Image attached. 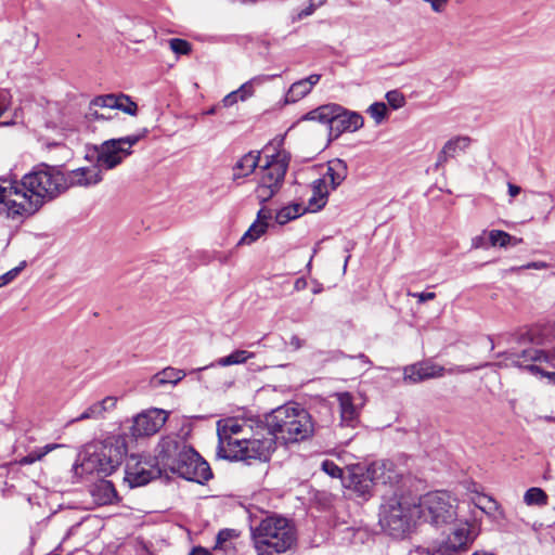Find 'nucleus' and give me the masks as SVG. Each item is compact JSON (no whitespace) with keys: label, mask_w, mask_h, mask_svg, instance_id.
I'll return each mask as SVG.
<instances>
[{"label":"nucleus","mask_w":555,"mask_h":555,"mask_svg":"<svg viewBox=\"0 0 555 555\" xmlns=\"http://www.w3.org/2000/svg\"><path fill=\"white\" fill-rule=\"evenodd\" d=\"M167 418V412L160 409L143 412L133 418L131 436L134 438L152 436L165 425Z\"/></svg>","instance_id":"nucleus-15"},{"label":"nucleus","mask_w":555,"mask_h":555,"mask_svg":"<svg viewBox=\"0 0 555 555\" xmlns=\"http://www.w3.org/2000/svg\"><path fill=\"white\" fill-rule=\"evenodd\" d=\"M102 172L95 166L80 167L65 172L66 190L72 186H91L102 181Z\"/></svg>","instance_id":"nucleus-19"},{"label":"nucleus","mask_w":555,"mask_h":555,"mask_svg":"<svg viewBox=\"0 0 555 555\" xmlns=\"http://www.w3.org/2000/svg\"><path fill=\"white\" fill-rule=\"evenodd\" d=\"M279 191L280 189H275L272 184L259 181L255 193L259 203L264 204L270 201Z\"/></svg>","instance_id":"nucleus-37"},{"label":"nucleus","mask_w":555,"mask_h":555,"mask_svg":"<svg viewBox=\"0 0 555 555\" xmlns=\"http://www.w3.org/2000/svg\"><path fill=\"white\" fill-rule=\"evenodd\" d=\"M254 353L247 350H235L227 357L219 358L216 364L219 366H230L235 364L245 363L248 359L253 358Z\"/></svg>","instance_id":"nucleus-35"},{"label":"nucleus","mask_w":555,"mask_h":555,"mask_svg":"<svg viewBox=\"0 0 555 555\" xmlns=\"http://www.w3.org/2000/svg\"><path fill=\"white\" fill-rule=\"evenodd\" d=\"M486 233L487 232L485 231L482 234L473 237V240H472L473 248H481V247L486 246Z\"/></svg>","instance_id":"nucleus-53"},{"label":"nucleus","mask_w":555,"mask_h":555,"mask_svg":"<svg viewBox=\"0 0 555 555\" xmlns=\"http://www.w3.org/2000/svg\"><path fill=\"white\" fill-rule=\"evenodd\" d=\"M527 269H535V270H541V269H546L548 268V264L546 262H543V261H533V262H530L526 266Z\"/></svg>","instance_id":"nucleus-57"},{"label":"nucleus","mask_w":555,"mask_h":555,"mask_svg":"<svg viewBox=\"0 0 555 555\" xmlns=\"http://www.w3.org/2000/svg\"><path fill=\"white\" fill-rule=\"evenodd\" d=\"M250 530L257 555H280L289 551L297 542L294 524L282 516H267Z\"/></svg>","instance_id":"nucleus-2"},{"label":"nucleus","mask_w":555,"mask_h":555,"mask_svg":"<svg viewBox=\"0 0 555 555\" xmlns=\"http://www.w3.org/2000/svg\"><path fill=\"white\" fill-rule=\"evenodd\" d=\"M488 236H489L491 246H500V247L517 246L522 243V238L512 236L507 232H504L501 230H491L488 233Z\"/></svg>","instance_id":"nucleus-31"},{"label":"nucleus","mask_w":555,"mask_h":555,"mask_svg":"<svg viewBox=\"0 0 555 555\" xmlns=\"http://www.w3.org/2000/svg\"><path fill=\"white\" fill-rule=\"evenodd\" d=\"M260 160V152L250 151L241 157L233 167V180L251 175Z\"/></svg>","instance_id":"nucleus-29"},{"label":"nucleus","mask_w":555,"mask_h":555,"mask_svg":"<svg viewBox=\"0 0 555 555\" xmlns=\"http://www.w3.org/2000/svg\"><path fill=\"white\" fill-rule=\"evenodd\" d=\"M547 376H548V378H550L553 383H555V372H553V373H547Z\"/></svg>","instance_id":"nucleus-64"},{"label":"nucleus","mask_w":555,"mask_h":555,"mask_svg":"<svg viewBox=\"0 0 555 555\" xmlns=\"http://www.w3.org/2000/svg\"><path fill=\"white\" fill-rule=\"evenodd\" d=\"M307 287V281L304 278H299L295 281L294 288L296 291H302Z\"/></svg>","instance_id":"nucleus-59"},{"label":"nucleus","mask_w":555,"mask_h":555,"mask_svg":"<svg viewBox=\"0 0 555 555\" xmlns=\"http://www.w3.org/2000/svg\"><path fill=\"white\" fill-rule=\"evenodd\" d=\"M321 468L324 473L333 478H340L343 475V469L334 461L331 460H324L321 463Z\"/></svg>","instance_id":"nucleus-43"},{"label":"nucleus","mask_w":555,"mask_h":555,"mask_svg":"<svg viewBox=\"0 0 555 555\" xmlns=\"http://www.w3.org/2000/svg\"><path fill=\"white\" fill-rule=\"evenodd\" d=\"M238 101V96L236 95L235 91L230 92L222 99V105L224 107H230L234 105Z\"/></svg>","instance_id":"nucleus-52"},{"label":"nucleus","mask_w":555,"mask_h":555,"mask_svg":"<svg viewBox=\"0 0 555 555\" xmlns=\"http://www.w3.org/2000/svg\"><path fill=\"white\" fill-rule=\"evenodd\" d=\"M268 223L263 221H255L249 229L241 237L238 245H249L256 242L267 231Z\"/></svg>","instance_id":"nucleus-32"},{"label":"nucleus","mask_w":555,"mask_h":555,"mask_svg":"<svg viewBox=\"0 0 555 555\" xmlns=\"http://www.w3.org/2000/svg\"><path fill=\"white\" fill-rule=\"evenodd\" d=\"M170 49L180 55H186L191 52V43L184 39L172 38L169 40Z\"/></svg>","instance_id":"nucleus-40"},{"label":"nucleus","mask_w":555,"mask_h":555,"mask_svg":"<svg viewBox=\"0 0 555 555\" xmlns=\"http://www.w3.org/2000/svg\"><path fill=\"white\" fill-rule=\"evenodd\" d=\"M125 480L131 488L141 487L162 475V469L152 460L131 455L126 464Z\"/></svg>","instance_id":"nucleus-13"},{"label":"nucleus","mask_w":555,"mask_h":555,"mask_svg":"<svg viewBox=\"0 0 555 555\" xmlns=\"http://www.w3.org/2000/svg\"><path fill=\"white\" fill-rule=\"evenodd\" d=\"M496 357H503L506 366L525 369L532 374L542 373L543 371L538 365L530 364L529 362L547 361V354L543 350L537 348H527L519 353L514 351H505L498 353Z\"/></svg>","instance_id":"nucleus-16"},{"label":"nucleus","mask_w":555,"mask_h":555,"mask_svg":"<svg viewBox=\"0 0 555 555\" xmlns=\"http://www.w3.org/2000/svg\"><path fill=\"white\" fill-rule=\"evenodd\" d=\"M86 116L89 120H100L108 118L104 114H100L98 112V108H91V103L89 104V109Z\"/></svg>","instance_id":"nucleus-51"},{"label":"nucleus","mask_w":555,"mask_h":555,"mask_svg":"<svg viewBox=\"0 0 555 555\" xmlns=\"http://www.w3.org/2000/svg\"><path fill=\"white\" fill-rule=\"evenodd\" d=\"M408 296L417 298V301L420 304H423L425 301L433 300V299L436 298V294L431 293V292H423V293H412V292H409Z\"/></svg>","instance_id":"nucleus-49"},{"label":"nucleus","mask_w":555,"mask_h":555,"mask_svg":"<svg viewBox=\"0 0 555 555\" xmlns=\"http://www.w3.org/2000/svg\"><path fill=\"white\" fill-rule=\"evenodd\" d=\"M269 219H271V211L269 209H266L264 207H262L257 214L256 221L267 222Z\"/></svg>","instance_id":"nucleus-54"},{"label":"nucleus","mask_w":555,"mask_h":555,"mask_svg":"<svg viewBox=\"0 0 555 555\" xmlns=\"http://www.w3.org/2000/svg\"><path fill=\"white\" fill-rule=\"evenodd\" d=\"M20 271H21V268L16 267V268L8 271L7 273L0 275V281H1L2 285L5 286L10 282H12L17 276Z\"/></svg>","instance_id":"nucleus-50"},{"label":"nucleus","mask_w":555,"mask_h":555,"mask_svg":"<svg viewBox=\"0 0 555 555\" xmlns=\"http://www.w3.org/2000/svg\"><path fill=\"white\" fill-rule=\"evenodd\" d=\"M287 168L288 160L280 154L274 155L261 167L260 181L272 184L275 189H281Z\"/></svg>","instance_id":"nucleus-18"},{"label":"nucleus","mask_w":555,"mask_h":555,"mask_svg":"<svg viewBox=\"0 0 555 555\" xmlns=\"http://www.w3.org/2000/svg\"><path fill=\"white\" fill-rule=\"evenodd\" d=\"M90 493L98 505L111 504L117 498L113 482L105 479L94 482L90 488Z\"/></svg>","instance_id":"nucleus-25"},{"label":"nucleus","mask_w":555,"mask_h":555,"mask_svg":"<svg viewBox=\"0 0 555 555\" xmlns=\"http://www.w3.org/2000/svg\"><path fill=\"white\" fill-rule=\"evenodd\" d=\"M473 555H495V554H493V553H488V552H479V551H477V552H475Z\"/></svg>","instance_id":"nucleus-63"},{"label":"nucleus","mask_w":555,"mask_h":555,"mask_svg":"<svg viewBox=\"0 0 555 555\" xmlns=\"http://www.w3.org/2000/svg\"><path fill=\"white\" fill-rule=\"evenodd\" d=\"M376 486L373 474L370 472V466L364 473H352L349 476L347 488L352 490L359 498L367 501L373 495V488Z\"/></svg>","instance_id":"nucleus-21"},{"label":"nucleus","mask_w":555,"mask_h":555,"mask_svg":"<svg viewBox=\"0 0 555 555\" xmlns=\"http://www.w3.org/2000/svg\"><path fill=\"white\" fill-rule=\"evenodd\" d=\"M416 506L418 518L434 526L451 524L457 516L455 499L443 491L426 493Z\"/></svg>","instance_id":"nucleus-8"},{"label":"nucleus","mask_w":555,"mask_h":555,"mask_svg":"<svg viewBox=\"0 0 555 555\" xmlns=\"http://www.w3.org/2000/svg\"><path fill=\"white\" fill-rule=\"evenodd\" d=\"M238 100L245 101L254 94V86L251 81L243 83L237 90H235Z\"/></svg>","instance_id":"nucleus-44"},{"label":"nucleus","mask_w":555,"mask_h":555,"mask_svg":"<svg viewBox=\"0 0 555 555\" xmlns=\"http://www.w3.org/2000/svg\"><path fill=\"white\" fill-rule=\"evenodd\" d=\"M321 79V75L319 74H312L309 77L305 79H300L296 82H294L286 95H285V103H296L297 101L305 98L307 94H309L313 88L314 85H317Z\"/></svg>","instance_id":"nucleus-22"},{"label":"nucleus","mask_w":555,"mask_h":555,"mask_svg":"<svg viewBox=\"0 0 555 555\" xmlns=\"http://www.w3.org/2000/svg\"><path fill=\"white\" fill-rule=\"evenodd\" d=\"M470 143V139L468 137H455L450 139L443 145L442 150L439 152L437 157L436 167L439 168L443 166L449 158L455 157L460 152L465 151Z\"/></svg>","instance_id":"nucleus-23"},{"label":"nucleus","mask_w":555,"mask_h":555,"mask_svg":"<svg viewBox=\"0 0 555 555\" xmlns=\"http://www.w3.org/2000/svg\"><path fill=\"white\" fill-rule=\"evenodd\" d=\"M35 462H36L35 457L29 452L27 455L20 459L18 464L20 465H30V464H34Z\"/></svg>","instance_id":"nucleus-58"},{"label":"nucleus","mask_w":555,"mask_h":555,"mask_svg":"<svg viewBox=\"0 0 555 555\" xmlns=\"http://www.w3.org/2000/svg\"><path fill=\"white\" fill-rule=\"evenodd\" d=\"M59 447H60V444L50 443V444H46L44 447L37 448V449L33 450L30 453L37 462V461H40L41 459H43L49 452L57 449Z\"/></svg>","instance_id":"nucleus-45"},{"label":"nucleus","mask_w":555,"mask_h":555,"mask_svg":"<svg viewBox=\"0 0 555 555\" xmlns=\"http://www.w3.org/2000/svg\"><path fill=\"white\" fill-rule=\"evenodd\" d=\"M238 446L228 459L229 461L267 462L276 448V440L266 421L255 422L253 431L241 437Z\"/></svg>","instance_id":"nucleus-7"},{"label":"nucleus","mask_w":555,"mask_h":555,"mask_svg":"<svg viewBox=\"0 0 555 555\" xmlns=\"http://www.w3.org/2000/svg\"><path fill=\"white\" fill-rule=\"evenodd\" d=\"M312 195L308 199L306 210L315 212L321 210L327 202L328 189L325 179H317L311 184Z\"/></svg>","instance_id":"nucleus-28"},{"label":"nucleus","mask_w":555,"mask_h":555,"mask_svg":"<svg viewBox=\"0 0 555 555\" xmlns=\"http://www.w3.org/2000/svg\"><path fill=\"white\" fill-rule=\"evenodd\" d=\"M172 474L201 485L212 477L209 464L191 447H188L182 453V457Z\"/></svg>","instance_id":"nucleus-12"},{"label":"nucleus","mask_w":555,"mask_h":555,"mask_svg":"<svg viewBox=\"0 0 555 555\" xmlns=\"http://www.w3.org/2000/svg\"><path fill=\"white\" fill-rule=\"evenodd\" d=\"M116 401L117 399L115 397H106L101 401L94 402L89 408H87L79 416L75 417L73 422L102 418L106 412L115 408Z\"/></svg>","instance_id":"nucleus-26"},{"label":"nucleus","mask_w":555,"mask_h":555,"mask_svg":"<svg viewBox=\"0 0 555 555\" xmlns=\"http://www.w3.org/2000/svg\"><path fill=\"white\" fill-rule=\"evenodd\" d=\"M386 99L388 104L395 109L401 108L405 103L403 94L397 90L388 91Z\"/></svg>","instance_id":"nucleus-42"},{"label":"nucleus","mask_w":555,"mask_h":555,"mask_svg":"<svg viewBox=\"0 0 555 555\" xmlns=\"http://www.w3.org/2000/svg\"><path fill=\"white\" fill-rule=\"evenodd\" d=\"M418 517L416 503L410 501L396 490L383 494V503L379 507V525L391 537L404 538Z\"/></svg>","instance_id":"nucleus-4"},{"label":"nucleus","mask_w":555,"mask_h":555,"mask_svg":"<svg viewBox=\"0 0 555 555\" xmlns=\"http://www.w3.org/2000/svg\"><path fill=\"white\" fill-rule=\"evenodd\" d=\"M275 440L285 443L308 439L314 431L312 417L307 410L296 403L281 405L264 416Z\"/></svg>","instance_id":"nucleus-3"},{"label":"nucleus","mask_w":555,"mask_h":555,"mask_svg":"<svg viewBox=\"0 0 555 555\" xmlns=\"http://www.w3.org/2000/svg\"><path fill=\"white\" fill-rule=\"evenodd\" d=\"M115 109H119L131 116H135L138 113V105L129 95L119 93Z\"/></svg>","instance_id":"nucleus-38"},{"label":"nucleus","mask_w":555,"mask_h":555,"mask_svg":"<svg viewBox=\"0 0 555 555\" xmlns=\"http://www.w3.org/2000/svg\"><path fill=\"white\" fill-rule=\"evenodd\" d=\"M475 505L480 508L485 514L489 516H493L495 512L500 509V504L488 495H481L478 496L477 501L475 502Z\"/></svg>","instance_id":"nucleus-36"},{"label":"nucleus","mask_w":555,"mask_h":555,"mask_svg":"<svg viewBox=\"0 0 555 555\" xmlns=\"http://www.w3.org/2000/svg\"><path fill=\"white\" fill-rule=\"evenodd\" d=\"M347 175L348 167L346 162L336 158L328 162L326 172L322 179H325L326 183L330 182L332 190H336L345 181Z\"/></svg>","instance_id":"nucleus-27"},{"label":"nucleus","mask_w":555,"mask_h":555,"mask_svg":"<svg viewBox=\"0 0 555 555\" xmlns=\"http://www.w3.org/2000/svg\"><path fill=\"white\" fill-rule=\"evenodd\" d=\"M234 537H236L234 529H222L217 534V544L221 545Z\"/></svg>","instance_id":"nucleus-47"},{"label":"nucleus","mask_w":555,"mask_h":555,"mask_svg":"<svg viewBox=\"0 0 555 555\" xmlns=\"http://www.w3.org/2000/svg\"><path fill=\"white\" fill-rule=\"evenodd\" d=\"M317 10L315 7H312V3L309 1V5L305 9H302L299 13H298V17L299 18H304V17H307L309 15H311L314 11Z\"/></svg>","instance_id":"nucleus-56"},{"label":"nucleus","mask_w":555,"mask_h":555,"mask_svg":"<svg viewBox=\"0 0 555 555\" xmlns=\"http://www.w3.org/2000/svg\"><path fill=\"white\" fill-rule=\"evenodd\" d=\"M11 105L10 98L7 93L0 92V118L9 109ZM8 125L7 122H0V126Z\"/></svg>","instance_id":"nucleus-48"},{"label":"nucleus","mask_w":555,"mask_h":555,"mask_svg":"<svg viewBox=\"0 0 555 555\" xmlns=\"http://www.w3.org/2000/svg\"><path fill=\"white\" fill-rule=\"evenodd\" d=\"M372 118L375 119L377 124H379L387 114V106L383 102H375L373 103L367 111Z\"/></svg>","instance_id":"nucleus-41"},{"label":"nucleus","mask_w":555,"mask_h":555,"mask_svg":"<svg viewBox=\"0 0 555 555\" xmlns=\"http://www.w3.org/2000/svg\"><path fill=\"white\" fill-rule=\"evenodd\" d=\"M474 537L468 528L455 529L446 539L433 541L427 546L417 547L421 555H462L473 543Z\"/></svg>","instance_id":"nucleus-11"},{"label":"nucleus","mask_w":555,"mask_h":555,"mask_svg":"<svg viewBox=\"0 0 555 555\" xmlns=\"http://www.w3.org/2000/svg\"><path fill=\"white\" fill-rule=\"evenodd\" d=\"M487 366V364H480L475 366H464V365H455L454 367H451L448 370V373L450 374H464L469 373L476 370H480L482 367Z\"/></svg>","instance_id":"nucleus-46"},{"label":"nucleus","mask_w":555,"mask_h":555,"mask_svg":"<svg viewBox=\"0 0 555 555\" xmlns=\"http://www.w3.org/2000/svg\"><path fill=\"white\" fill-rule=\"evenodd\" d=\"M127 453L124 439L107 438L90 447L81 462L83 473L108 476L122 463Z\"/></svg>","instance_id":"nucleus-5"},{"label":"nucleus","mask_w":555,"mask_h":555,"mask_svg":"<svg viewBox=\"0 0 555 555\" xmlns=\"http://www.w3.org/2000/svg\"><path fill=\"white\" fill-rule=\"evenodd\" d=\"M186 373L183 370L175 369L171 366L165 367L163 371L156 373L151 384L153 387L158 388L165 385L176 386L180 380L185 377Z\"/></svg>","instance_id":"nucleus-30"},{"label":"nucleus","mask_w":555,"mask_h":555,"mask_svg":"<svg viewBox=\"0 0 555 555\" xmlns=\"http://www.w3.org/2000/svg\"><path fill=\"white\" fill-rule=\"evenodd\" d=\"M336 397L339 403L341 423L346 426L353 427L358 421L359 411L354 405L351 393L339 392Z\"/></svg>","instance_id":"nucleus-24"},{"label":"nucleus","mask_w":555,"mask_h":555,"mask_svg":"<svg viewBox=\"0 0 555 555\" xmlns=\"http://www.w3.org/2000/svg\"><path fill=\"white\" fill-rule=\"evenodd\" d=\"M520 191H521L520 186L513 184V183H508V194L512 197L517 196L520 193Z\"/></svg>","instance_id":"nucleus-60"},{"label":"nucleus","mask_w":555,"mask_h":555,"mask_svg":"<svg viewBox=\"0 0 555 555\" xmlns=\"http://www.w3.org/2000/svg\"><path fill=\"white\" fill-rule=\"evenodd\" d=\"M253 421L238 420L235 417L222 418L217 422L218 446L217 455L228 460L230 455L238 448L241 437L253 431Z\"/></svg>","instance_id":"nucleus-10"},{"label":"nucleus","mask_w":555,"mask_h":555,"mask_svg":"<svg viewBox=\"0 0 555 555\" xmlns=\"http://www.w3.org/2000/svg\"><path fill=\"white\" fill-rule=\"evenodd\" d=\"M524 502L528 506H545L548 502V496L543 489L532 487L525 492Z\"/></svg>","instance_id":"nucleus-34"},{"label":"nucleus","mask_w":555,"mask_h":555,"mask_svg":"<svg viewBox=\"0 0 555 555\" xmlns=\"http://www.w3.org/2000/svg\"><path fill=\"white\" fill-rule=\"evenodd\" d=\"M310 2L312 3V7H315L318 9L321 5H323L326 2V0H310Z\"/></svg>","instance_id":"nucleus-62"},{"label":"nucleus","mask_w":555,"mask_h":555,"mask_svg":"<svg viewBox=\"0 0 555 555\" xmlns=\"http://www.w3.org/2000/svg\"><path fill=\"white\" fill-rule=\"evenodd\" d=\"M301 119L328 125L330 140L339 138L344 132H354L362 128L364 122L359 113L335 103L321 105L308 112Z\"/></svg>","instance_id":"nucleus-6"},{"label":"nucleus","mask_w":555,"mask_h":555,"mask_svg":"<svg viewBox=\"0 0 555 555\" xmlns=\"http://www.w3.org/2000/svg\"><path fill=\"white\" fill-rule=\"evenodd\" d=\"M288 344L294 350H298L304 346V340L297 335H293Z\"/></svg>","instance_id":"nucleus-55"},{"label":"nucleus","mask_w":555,"mask_h":555,"mask_svg":"<svg viewBox=\"0 0 555 555\" xmlns=\"http://www.w3.org/2000/svg\"><path fill=\"white\" fill-rule=\"evenodd\" d=\"M370 472L373 474L376 485H390L396 486L400 482L402 474L397 469V466L391 461H378L370 465Z\"/></svg>","instance_id":"nucleus-20"},{"label":"nucleus","mask_w":555,"mask_h":555,"mask_svg":"<svg viewBox=\"0 0 555 555\" xmlns=\"http://www.w3.org/2000/svg\"><path fill=\"white\" fill-rule=\"evenodd\" d=\"M189 555H210V553L203 547H194Z\"/></svg>","instance_id":"nucleus-61"},{"label":"nucleus","mask_w":555,"mask_h":555,"mask_svg":"<svg viewBox=\"0 0 555 555\" xmlns=\"http://www.w3.org/2000/svg\"><path fill=\"white\" fill-rule=\"evenodd\" d=\"M446 369L431 361H420L403 369V380L409 384H417L430 378L443 376Z\"/></svg>","instance_id":"nucleus-17"},{"label":"nucleus","mask_w":555,"mask_h":555,"mask_svg":"<svg viewBox=\"0 0 555 555\" xmlns=\"http://www.w3.org/2000/svg\"><path fill=\"white\" fill-rule=\"evenodd\" d=\"M306 211V208L300 204H292L280 209L275 216V220L280 224H285L291 220H294L301 216Z\"/></svg>","instance_id":"nucleus-33"},{"label":"nucleus","mask_w":555,"mask_h":555,"mask_svg":"<svg viewBox=\"0 0 555 555\" xmlns=\"http://www.w3.org/2000/svg\"><path fill=\"white\" fill-rule=\"evenodd\" d=\"M118 94L98 95L91 100V108H116Z\"/></svg>","instance_id":"nucleus-39"},{"label":"nucleus","mask_w":555,"mask_h":555,"mask_svg":"<svg viewBox=\"0 0 555 555\" xmlns=\"http://www.w3.org/2000/svg\"><path fill=\"white\" fill-rule=\"evenodd\" d=\"M189 446L175 438H163L156 447L154 462L163 472L172 473Z\"/></svg>","instance_id":"nucleus-14"},{"label":"nucleus","mask_w":555,"mask_h":555,"mask_svg":"<svg viewBox=\"0 0 555 555\" xmlns=\"http://www.w3.org/2000/svg\"><path fill=\"white\" fill-rule=\"evenodd\" d=\"M66 191L65 172L41 164L24 175L21 181L0 183V214L16 220L36 214L44 203Z\"/></svg>","instance_id":"nucleus-1"},{"label":"nucleus","mask_w":555,"mask_h":555,"mask_svg":"<svg viewBox=\"0 0 555 555\" xmlns=\"http://www.w3.org/2000/svg\"><path fill=\"white\" fill-rule=\"evenodd\" d=\"M146 130L139 134H131L118 139L104 141L96 149L95 166L102 171L111 170L122 163L125 158L131 155V147L146 135Z\"/></svg>","instance_id":"nucleus-9"}]
</instances>
